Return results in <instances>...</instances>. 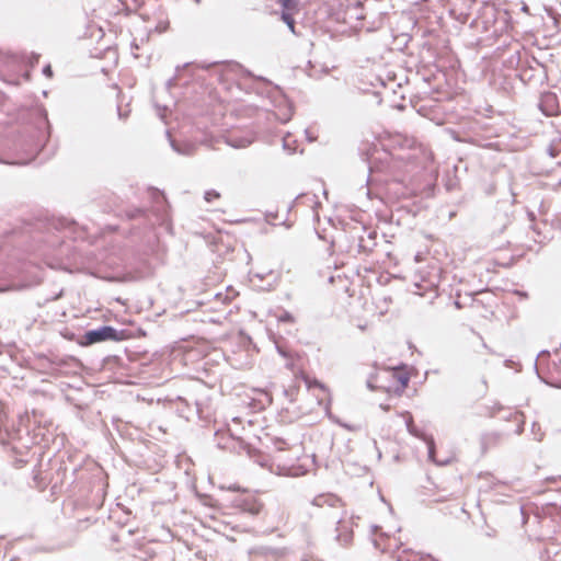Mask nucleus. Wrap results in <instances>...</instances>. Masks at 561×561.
Here are the masks:
<instances>
[{
	"instance_id": "nucleus-15",
	"label": "nucleus",
	"mask_w": 561,
	"mask_h": 561,
	"mask_svg": "<svg viewBox=\"0 0 561 561\" xmlns=\"http://www.w3.org/2000/svg\"><path fill=\"white\" fill-rule=\"evenodd\" d=\"M430 456L433 457V454H434V444H433V440L431 439L430 440Z\"/></svg>"
},
{
	"instance_id": "nucleus-5",
	"label": "nucleus",
	"mask_w": 561,
	"mask_h": 561,
	"mask_svg": "<svg viewBox=\"0 0 561 561\" xmlns=\"http://www.w3.org/2000/svg\"><path fill=\"white\" fill-rule=\"evenodd\" d=\"M397 182L405 184L407 192L403 193V197H412L417 194L420 187V181L416 176L407 178L404 175L398 176Z\"/></svg>"
},
{
	"instance_id": "nucleus-7",
	"label": "nucleus",
	"mask_w": 561,
	"mask_h": 561,
	"mask_svg": "<svg viewBox=\"0 0 561 561\" xmlns=\"http://www.w3.org/2000/svg\"><path fill=\"white\" fill-rule=\"evenodd\" d=\"M398 561H435L431 556H422L412 551H403Z\"/></svg>"
},
{
	"instance_id": "nucleus-10",
	"label": "nucleus",
	"mask_w": 561,
	"mask_h": 561,
	"mask_svg": "<svg viewBox=\"0 0 561 561\" xmlns=\"http://www.w3.org/2000/svg\"><path fill=\"white\" fill-rule=\"evenodd\" d=\"M283 12H298V0H277Z\"/></svg>"
},
{
	"instance_id": "nucleus-11",
	"label": "nucleus",
	"mask_w": 561,
	"mask_h": 561,
	"mask_svg": "<svg viewBox=\"0 0 561 561\" xmlns=\"http://www.w3.org/2000/svg\"><path fill=\"white\" fill-rule=\"evenodd\" d=\"M296 12H282V20L288 25L289 30L295 33V20L294 14Z\"/></svg>"
},
{
	"instance_id": "nucleus-1",
	"label": "nucleus",
	"mask_w": 561,
	"mask_h": 561,
	"mask_svg": "<svg viewBox=\"0 0 561 561\" xmlns=\"http://www.w3.org/2000/svg\"><path fill=\"white\" fill-rule=\"evenodd\" d=\"M127 337L125 331H117L112 327H102L98 330L88 331L79 342L82 346H89L104 341H123Z\"/></svg>"
},
{
	"instance_id": "nucleus-6",
	"label": "nucleus",
	"mask_w": 561,
	"mask_h": 561,
	"mask_svg": "<svg viewBox=\"0 0 561 561\" xmlns=\"http://www.w3.org/2000/svg\"><path fill=\"white\" fill-rule=\"evenodd\" d=\"M301 371H298L295 374V379L293 385H290L287 389H285V396L289 399V401L294 402L297 400L299 389H300V381L301 380Z\"/></svg>"
},
{
	"instance_id": "nucleus-14",
	"label": "nucleus",
	"mask_w": 561,
	"mask_h": 561,
	"mask_svg": "<svg viewBox=\"0 0 561 561\" xmlns=\"http://www.w3.org/2000/svg\"><path fill=\"white\" fill-rule=\"evenodd\" d=\"M43 73L47 77V78H53V69H51V66L50 65H47L46 67H44L43 69Z\"/></svg>"
},
{
	"instance_id": "nucleus-8",
	"label": "nucleus",
	"mask_w": 561,
	"mask_h": 561,
	"mask_svg": "<svg viewBox=\"0 0 561 561\" xmlns=\"http://www.w3.org/2000/svg\"><path fill=\"white\" fill-rule=\"evenodd\" d=\"M401 416L407 424V428H408L409 433L416 437H421V433L414 425L412 414L410 412L405 411V412L401 413Z\"/></svg>"
},
{
	"instance_id": "nucleus-9",
	"label": "nucleus",
	"mask_w": 561,
	"mask_h": 561,
	"mask_svg": "<svg viewBox=\"0 0 561 561\" xmlns=\"http://www.w3.org/2000/svg\"><path fill=\"white\" fill-rule=\"evenodd\" d=\"M401 416L407 424V428H408L409 433L416 437H421V433L414 425L412 414L410 412L405 411V412L401 413Z\"/></svg>"
},
{
	"instance_id": "nucleus-4",
	"label": "nucleus",
	"mask_w": 561,
	"mask_h": 561,
	"mask_svg": "<svg viewBox=\"0 0 561 561\" xmlns=\"http://www.w3.org/2000/svg\"><path fill=\"white\" fill-rule=\"evenodd\" d=\"M390 378L393 380V383L390 386V389L393 391H403L409 383V376L407 373L400 369H392L389 373Z\"/></svg>"
},
{
	"instance_id": "nucleus-12",
	"label": "nucleus",
	"mask_w": 561,
	"mask_h": 561,
	"mask_svg": "<svg viewBox=\"0 0 561 561\" xmlns=\"http://www.w3.org/2000/svg\"><path fill=\"white\" fill-rule=\"evenodd\" d=\"M259 393L261 396L260 402H261L262 407L272 404L273 398L270 392L262 390V391H259Z\"/></svg>"
},
{
	"instance_id": "nucleus-3",
	"label": "nucleus",
	"mask_w": 561,
	"mask_h": 561,
	"mask_svg": "<svg viewBox=\"0 0 561 561\" xmlns=\"http://www.w3.org/2000/svg\"><path fill=\"white\" fill-rule=\"evenodd\" d=\"M242 511L250 513L252 515L260 514L263 508L264 504L255 494H248L243 499L240 500L238 505Z\"/></svg>"
},
{
	"instance_id": "nucleus-13",
	"label": "nucleus",
	"mask_w": 561,
	"mask_h": 561,
	"mask_svg": "<svg viewBox=\"0 0 561 561\" xmlns=\"http://www.w3.org/2000/svg\"><path fill=\"white\" fill-rule=\"evenodd\" d=\"M204 198L207 203H211L220 198V193L215 190H208L205 192Z\"/></svg>"
},
{
	"instance_id": "nucleus-2",
	"label": "nucleus",
	"mask_w": 561,
	"mask_h": 561,
	"mask_svg": "<svg viewBox=\"0 0 561 561\" xmlns=\"http://www.w3.org/2000/svg\"><path fill=\"white\" fill-rule=\"evenodd\" d=\"M301 380L305 382L307 390L316 397L318 403H321L328 394V388L319 380L311 378L305 371H301Z\"/></svg>"
}]
</instances>
